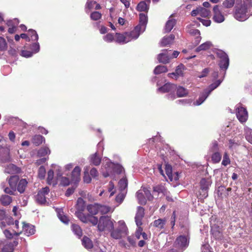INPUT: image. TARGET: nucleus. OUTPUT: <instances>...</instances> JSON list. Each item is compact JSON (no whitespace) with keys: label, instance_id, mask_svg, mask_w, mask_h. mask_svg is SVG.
<instances>
[{"label":"nucleus","instance_id":"obj_1","mask_svg":"<svg viewBox=\"0 0 252 252\" xmlns=\"http://www.w3.org/2000/svg\"><path fill=\"white\" fill-rule=\"evenodd\" d=\"M77 211L75 212L76 216L84 223H91L93 225H96L97 223V218L89 214H85L83 213L85 210V202L84 200L79 197L77 201L76 206Z\"/></svg>","mask_w":252,"mask_h":252},{"label":"nucleus","instance_id":"obj_2","mask_svg":"<svg viewBox=\"0 0 252 252\" xmlns=\"http://www.w3.org/2000/svg\"><path fill=\"white\" fill-rule=\"evenodd\" d=\"M97 229L99 231H110L114 229V223L110 217L103 216L97 219Z\"/></svg>","mask_w":252,"mask_h":252},{"label":"nucleus","instance_id":"obj_3","mask_svg":"<svg viewBox=\"0 0 252 252\" xmlns=\"http://www.w3.org/2000/svg\"><path fill=\"white\" fill-rule=\"evenodd\" d=\"M249 4H245L243 1V4L239 7H236L234 12L235 18L239 21H245L249 17L250 15V10H249Z\"/></svg>","mask_w":252,"mask_h":252},{"label":"nucleus","instance_id":"obj_4","mask_svg":"<svg viewBox=\"0 0 252 252\" xmlns=\"http://www.w3.org/2000/svg\"><path fill=\"white\" fill-rule=\"evenodd\" d=\"M211 177L202 178L199 183L200 191L199 195L201 198H206L208 195V191L209 187L212 184Z\"/></svg>","mask_w":252,"mask_h":252},{"label":"nucleus","instance_id":"obj_5","mask_svg":"<svg viewBox=\"0 0 252 252\" xmlns=\"http://www.w3.org/2000/svg\"><path fill=\"white\" fill-rule=\"evenodd\" d=\"M218 58L220 59L219 65L221 69L226 70L229 65V60L227 55L222 50L217 49L215 51Z\"/></svg>","mask_w":252,"mask_h":252},{"label":"nucleus","instance_id":"obj_6","mask_svg":"<svg viewBox=\"0 0 252 252\" xmlns=\"http://www.w3.org/2000/svg\"><path fill=\"white\" fill-rule=\"evenodd\" d=\"M189 238L188 236L180 235L178 236L174 243L175 248L184 251L189 246Z\"/></svg>","mask_w":252,"mask_h":252},{"label":"nucleus","instance_id":"obj_7","mask_svg":"<svg viewBox=\"0 0 252 252\" xmlns=\"http://www.w3.org/2000/svg\"><path fill=\"white\" fill-rule=\"evenodd\" d=\"M103 164L105 165L106 168H112L113 171L116 173H122L125 172L123 167L119 164H115L110 161V160L105 158L103 159Z\"/></svg>","mask_w":252,"mask_h":252},{"label":"nucleus","instance_id":"obj_8","mask_svg":"<svg viewBox=\"0 0 252 252\" xmlns=\"http://www.w3.org/2000/svg\"><path fill=\"white\" fill-rule=\"evenodd\" d=\"M236 116L239 121L241 123H245L248 118V113L246 109L239 104L236 108Z\"/></svg>","mask_w":252,"mask_h":252},{"label":"nucleus","instance_id":"obj_9","mask_svg":"<svg viewBox=\"0 0 252 252\" xmlns=\"http://www.w3.org/2000/svg\"><path fill=\"white\" fill-rule=\"evenodd\" d=\"M50 191V189L48 187L42 188L39 190L35 196L36 202L40 204H45L46 201V195H47Z\"/></svg>","mask_w":252,"mask_h":252},{"label":"nucleus","instance_id":"obj_10","mask_svg":"<svg viewBox=\"0 0 252 252\" xmlns=\"http://www.w3.org/2000/svg\"><path fill=\"white\" fill-rule=\"evenodd\" d=\"M72 176V182H73V184L72 185V187L69 188L67 189L65 195L67 197L69 196L71 194H72L75 189L77 188L78 183L81 180L80 174H70Z\"/></svg>","mask_w":252,"mask_h":252},{"label":"nucleus","instance_id":"obj_11","mask_svg":"<svg viewBox=\"0 0 252 252\" xmlns=\"http://www.w3.org/2000/svg\"><path fill=\"white\" fill-rule=\"evenodd\" d=\"M158 60L159 63H168L172 59L171 51L168 50H163L162 52L158 56Z\"/></svg>","mask_w":252,"mask_h":252},{"label":"nucleus","instance_id":"obj_12","mask_svg":"<svg viewBox=\"0 0 252 252\" xmlns=\"http://www.w3.org/2000/svg\"><path fill=\"white\" fill-rule=\"evenodd\" d=\"M213 11V19L215 22L218 23H221L224 21V16L219 9L218 5L214 6Z\"/></svg>","mask_w":252,"mask_h":252},{"label":"nucleus","instance_id":"obj_13","mask_svg":"<svg viewBox=\"0 0 252 252\" xmlns=\"http://www.w3.org/2000/svg\"><path fill=\"white\" fill-rule=\"evenodd\" d=\"M211 234L216 240H222L223 239V234L221 229L219 226L214 224L211 226Z\"/></svg>","mask_w":252,"mask_h":252},{"label":"nucleus","instance_id":"obj_14","mask_svg":"<svg viewBox=\"0 0 252 252\" xmlns=\"http://www.w3.org/2000/svg\"><path fill=\"white\" fill-rule=\"evenodd\" d=\"M145 215V209L141 206L137 208V212L135 216V221L136 225H142V220Z\"/></svg>","mask_w":252,"mask_h":252},{"label":"nucleus","instance_id":"obj_15","mask_svg":"<svg viewBox=\"0 0 252 252\" xmlns=\"http://www.w3.org/2000/svg\"><path fill=\"white\" fill-rule=\"evenodd\" d=\"M131 40L128 32L124 34L116 33V41L120 44H125Z\"/></svg>","mask_w":252,"mask_h":252},{"label":"nucleus","instance_id":"obj_16","mask_svg":"<svg viewBox=\"0 0 252 252\" xmlns=\"http://www.w3.org/2000/svg\"><path fill=\"white\" fill-rule=\"evenodd\" d=\"M176 89V86L171 83H166L158 89V91L162 93L174 92Z\"/></svg>","mask_w":252,"mask_h":252},{"label":"nucleus","instance_id":"obj_17","mask_svg":"<svg viewBox=\"0 0 252 252\" xmlns=\"http://www.w3.org/2000/svg\"><path fill=\"white\" fill-rule=\"evenodd\" d=\"M166 222V219L165 218L158 219V220H155L151 223V225L153 227L156 228L157 230L160 231L164 228Z\"/></svg>","mask_w":252,"mask_h":252},{"label":"nucleus","instance_id":"obj_18","mask_svg":"<svg viewBox=\"0 0 252 252\" xmlns=\"http://www.w3.org/2000/svg\"><path fill=\"white\" fill-rule=\"evenodd\" d=\"M60 175L61 174H48L47 183L49 185L55 186L59 183Z\"/></svg>","mask_w":252,"mask_h":252},{"label":"nucleus","instance_id":"obj_19","mask_svg":"<svg viewBox=\"0 0 252 252\" xmlns=\"http://www.w3.org/2000/svg\"><path fill=\"white\" fill-rule=\"evenodd\" d=\"M67 177H63L62 174L60 175L59 184L62 186H67L69 185H72L73 182H72V177L73 175L67 174Z\"/></svg>","mask_w":252,"mask_h":252},{"label":"nucleus","instance_id":"obj_20","mask_svg":"<svg viewBox=\"0 0 252 252\" xmlns=\"http://www.w3.org/2000/svg\"><path fill=\"white\" fill-rule=\"evenodd\" d=\"M175 39V36L173 34H170L169 36H164L161 40L159 44L161 47H165L171 44Z\"/></svg>","mask_w":252,"mask_h":252},{"label":"nucleus","instance_id":"obj_21","mask_svg":"<svg viewBox=\"0 0 252 252\" xmlns=\"http://www.w3.org/2000/svg\"><path fill=\"white\" fill-rule=\"evenodd\" d=\"M232 189L231 188H226L224 186L219 187L218 193L221 198H227L231 193Z\"/></svg>","mask_w":252,"mask_h":252},{"label":"nucleus","instance_id":"obj_22","mask_svg":"<svg viewBox=\"0 0 252 252\" xmlns=\"http://www.w3.org/2000/svg\"><path fill=\"white\" fill-rule=\"evenodd\" d=\"M86 209L89 215L94 216L98 213V203L89 204L87 206Z\"/></svg>","mask_w":252,"mask_h":252},{"label":"nucleus","instance_id":"obj_23","mask_svg":"<svg viewBox=\"0 0 252 252\" xmlns=\"http://www.w3.org/2000/svg\"><path fill=\"white\" fill-rule=\"evenodd\" d=\"M23 229L24 234L28 236L33 235L35 231L34 226L25 223H24Z\"/></svg>","mask_w":252,"mask_h":252},{"label":"nucleus","instance_id":"obj_24","mask_svg":"<svg viewBox=\"0 0 252 252\" xmlns=\"http://www.w3.org/2000/svg\"><path fill=\"white\" fill-rule=\"evenodd\" d=\"M144 31H142L140 27L137 26L132 31L128 33V35L131 40L136 39L139 37L140 34Z\"/></svg>","mask_w":252,"mask_h":252},{"label":"nucleus","instance_id":"obj_25","mask_svg":"<svg viewBox=\"0 0 252 252\" xmlns=\"http://www.w3.org/2000/svg\"><path fill=\"white\" fill-rule=\"evenodd\" d=\"M176 24V20L173 19L171 17H170L166 23L165 28H164V32H170L172 29L173 28L174 26Z\"/></svg>","mask_w":252,"mask_h":252},{"label":"nucleus","instance_id":"obj_26","mask_svg":"<svg viewBox=\"0 0 252 252\" xmlns=\"http://www.w3.org/2000/svg\"><path fill=\"white\" fill-rule=\"evenodd\" d=\"M147 23V17L146 15L143 13L139 14V24L137 25L140 27L142 31L146 29V24Z\"/></svg>","mask_w":252,"mask_h":252},{"label":"nucleus","instance_id":"obj_27","mask_svg":"<svg viewBox=\"0 0 252 252\" xmlns=\"http://www.w3.org/2000/svg\"><path fill=\"white\" fill-rule=\"evenodd\" d=\"M28 182L25 179L20 180L17 185V189L20 193H23L27 187Z\"/></svg>","mask_w":252,"mask_h":252},{"label":"nucleus","instance_id":"obj_28","mask_svg":"<svg viewBox=\"0 0 252 252\" xmlns=\"http://www.w3.org/2000/svg\"><path fill=\"white\" fill-rule=\"evenodd\" d=\"M209 94H208L207 91H206L205 90L204 92L200 94L199 98L193 103V104L194 105H199L201 104L205 101V100L207 98V97L208 96Z\"/></svg>","mask_w":252,"mask_h":252},{"label":"nucleus","instance_id":"obj_29","mask_svg":"<svg viewBox=\"0 0 252 252\" xmlns=\"http://www.w3.org/2000/svg\"><path fill=\"white\" fill-rule=\"evenodd\" d=\"M12 201V197L8 195H2L0 198V202L2 205L6 206L9 205Z\"/></svg>","mask_w":252,"mask_h":252},{"label":"nucleus","instance_id":"obj_30","mask_svg":"<svg viewBox=\"0 0 252 252\" xmlns=\"http://www.w3.org/2000/svg\"><path fill=\"white\" fill-rule=\"evenodd\" d=\"M82 244L87 249H91L93 247V244L92 240L86 236H84L82 239Z\"/></svg>","mask_w":252,"mask_h":252},{"label":"nucleus","instance_id":"obj_31","mask_svg":"<svg viewBox=\"0 0 252 252\" xmlns=\"http://www.w3.org/2000/svg\"><path fill=\"white\" fill-rule=\"evenodd\" d=\"M19 180V177L17 175L11 176L8 180L10 187L12 189H16L17 183Z\"/></svg>","mask_w":252,"mask_h":252},{"label":"nucleus","instance_id":"obj_32","mask_svg":"<svg viewBox=\"0 0 252 252\" xmlns=\"http://www.w3.org/2000/svg\"><path fill=\"white\" fill-rule=\"evenodd\" d=\"M21 172V169L13 164H9L5 172L6 173H19Z\"/></svg>","mask_w":252,"mask_h":252},{"label":"nucleus","instance_id":"obj_33","mask_svg":"<svg viewBox=\"0 0 252 252\" xmlns=\"http://www.w3.org/2000/svg\"><path fill=\"white\" fill-rule=\"evenodd\" d=\"M163 178L167 182H171L179 179V174H161Z\"/></svg>","mask_w":252,"mask_h":252},{"label":"nucleus","instance_id":"obj_34","mask_svg":"<svg viewBox=\"0 0 252 252\" xmlns=\"http://www.w3.org/2000/svg\"><path fill=\"white\" fill-rule=\"evenodd\" d=\"M111 232V236L115 239H121L122 237L123 231L120 229H112Z\"/></svg>","mask_w":252,"mask_h":252},{"label":"nucleus","instance_id":"obj_35","mask_svg":"<svg viewBox=\"0 0 252 252\" xmlns=\"http://www.w3.org/2000/svg\"><path fill=\"white\" fill-rule=\"evenodd\" d=\"M128 181L126 177L122 178L118 183V186L121 191L125 190L127 187Z\"/></svg>","mask_w":252,"mask_h":252},{"label":"nucleus","instance_id":"obj_36","mask_svg":"<svg viewBox=\"0 0 252 252\" xmlns=\"http://www.w3.org/2000/svg\"><path fill=\"white\" fill-rule=\"evenodd\" d=\"M176 90H177V94L179 97L185 96L189 93L188 90L181 86L176 87Z\"/></svg>","mask_w":252,"mask_h":252},{"label":"nucleus","instance_id":"obj_37","mask_svg":"<svg viewBox=\"0 0 252 252\" xmlns=\"http://www.w3.org/2000/svg\"><path fill=\"white\" fill-rule=\"evenodd\" d=\"M43 140H45L44 137L40 135H36L32 139V142L35 146L40 145Z\"/></svg>","mask_w":252,"mask_h":252},{"label":"nucleus","instance_id":"obj_38","mask_svg":"<svg viewBox=\"0 0 252 252\" xmlns=\"http://www.w3.org/2000/svg\"><path fill=\"white\" fill-rule=\"evenodd\" d=\"M167 191L166 189L162 185H157L153 188V193H158V194L162 193L163 194L166 193Z\"/></svg>","mask_w":252,"mask_h":252},{"label":"nucleus","instance_id":"obj_39","mask_svg":"<svg viewBox=\"0 0 252 252\" xmlns=\"http://www.w3.org/2000/svg\"><path fill=\"white\" fill-rule=\"evenodd\" d=\"M59 219L64 223L67 224L69 221L68 217L63 214L62 209H59L58 211Z\"/></svg>","mask_w":252,"mask_h":252},{"label":"nucleus","instance_id":"obj_40","mask_svg":"<svg viewBox=\"0 0 252 252\" xmlns=\"http://www.w3.org/2000/svg\"><path fill=\"white\" fill-rule=\"evenodd\" d=\"M71 228L75 234L80 237L82 235V231L80 226L76 224L71 225Z\"/></svg>","mask_w":252,"mask_h":252},{"label":"nucleus","instance_id":"obj_41","mask_svg":"<svg viewBox=\"0 0 252 252\" xmlns=\"http://www.w3.org/2000/svg\"><path fill=\"white\" fill-rule=\"evenodd\" d=\"M91 162L95 165H98L100 164L101 159L97 155V153L96 152L91 156Z\"/></svg>","mask_w":252,"mask_h":252},{"label":"nucleus","instance_id":"obj_42","mask_svg":"<svg viewBox=\"0 0 252 252\" xmlns=\"http://www.w3.org/2000/svg\"><path fill=\"white\" fill-rule=\"evenodd\" d=\"M211 46H212V43L209 41H207V42H206L202 44L199 47H198L196 48V51L197 52H199L200 51L206 50L209 49Z\"/></svg>","mask_w":252,"mask_h":252},{"label":"nucleus","instance_id":"obj_43","mask_svg":"<svg viewBox=\"0 0 252 252\" xmlns=\"http://www.w3.org/2000/svg\"><path fill=\"white\" fill-rule=\"evenodd\" d=\"M148 8L147 4L144 1H141L137 6V10L139 11H147Z\"/></svg>","mask_w":252,"mask_h":252},{"label":"nucleus","instance_id":"obj_44","mask_svg":"<svg viewBox=\"0 0 252 252\" xmlns=\"http://www.w3.org/2000/svg\"><path fill=\"white\" fill-rule=\"evenodd\" d=\"M110 211V208L106 205L98 204V213L102 215L106 214Z\"/></svg>","mask_w":252,"mask_h":252},{"label":"nucleus","instance_id":"obj_45","mask_svg":"<svg viewBox=\"0 0 252 252\" xmlns=\"http://www.w3.org/2000/svg\"><path fill=\"white\" fill-rule=\"evenodd\" d=\"M127 240L128 242H129V245H128L127 244L125 243H122L121 242V243L123 244L124 247L126 248V249H129L130 246L134 247L136 245V242L133 238V237L131 236H128L127 237Z\"/></svg>","mask_w":252,"mask_h":252},{"label":"nucleus","instance_id":"obj_46","mask_svg":"<svg viewBox=\"0 0 252 252\" xmlns=\"http://www.w3.org/2000/svg\"><path fill=\"white\" fill-rule=\"evenodd\" d=\"M221 83V81L220 80H218L216 81L215 82L212 83L211 84L208 88L206 89L205 90L207 91V92L208 94H210L212 91H213L214 90H215L216 88H217Z\"/></svg>","mask_w":252,"mask_h":252},{"label":"nucleus","instance_id":"obj_47","mask_svg":"<svg viewBox=\"0 0 252 252\" xmlns=\"http://www.w3.org/2000/svg\"><path fill=\"white\" fill-rule=\"evenodd\" d=\"M245 136L246 139L251 144H252V129L246 127H245Z\"/></svg>","mask_w":252,"mask_h":252},{"label":"nucleus","instance_id":"obj_48","mask_svg":"<svg viewBox=\"0 0 252 252\" xmlns=\"http://www.w3.org/2000/svg\"><path fill=\"white\" fill-rule=\"evenodd\" d=\"M167 71V68L164 65H158L154 69V73L155 74H159L161 73L166 72Z\"/></svg>","mask_w":252,"mask_h":252},{"label":"nucleus","instance_id":"obj_49","mask_svg":"<svg viewBox=\"0 0 252 252\" xmlns=\"http://www.w3.org/2000/svg\"><path fill=\"white\" fill-rule=\"evenodd\" d=\"M221 158V155L218 152H215L212 156V160L214 163H218Z\"/></svg>","mask_w":252,"mask_h":252},{"label":"nucleus","instance_id":"obj_50","mask_svg":"<svg viewBox=\"0 0 252 252\" xmlns=\"http://www.w3.org/2000/svg\"><path fill=\"white\" fill-rule=\"evenodd\" d=\"M235 0H224L222 5L224 8H229L233 6Z\"/></svg>","mask_w":252,"mask_h":252},{"label":"nucleus","instance_id":"obj_51","mask_svg":"<svg viewBox=\"0 0 252 252\" xmlns=\"http://www.w3.org/2000/svg\"><path fill=\"white\" fill-rule=\"evenodd\" d=\"M13 246L9 243L5 244L1 249V252H13Z\"/></svg>","mask_w":252,"mask_h":252},{"label":"nucleus","instance_id":"obj_52","mask_svg":"<svg viewBox=\"0 0 252 252\" xmlns=\"http://www.w3.org/2000/svg\"><path fill=\"white\" fill-rule=\"evenodd\" d=\"M50 151L47 147H44L41 148L38 152V155L40 157L45 156L46 155L49 154Z\"/></svg>","mask_w":252,"mask_h":252},{"label":"nucleus","instance_id":"obj_53","mask_svg":"<svg viewBox=\"0 0 252 252\" xmlns=\"http://www.w3.org/2000/svg\"><path fill=\"white\" fill-rule=\"evenodd\" d=\"M185 69V66L183 64H181L179 65L176 70L175 72L179 77L182 76L183 75V71Z\"/></svg>","mask_w":252,"mask_h":252},{"label":"nucleus","instance_id":"obj_54","mask_svg":"<svg viewBox=\"0 0 252 252\" xmlns=\"http://www.w3.org/2000/svg\"><path fill=\"white\" fill-rule=\"evenodd\" d=\"M210 12L209 10L203 7L199 8V15L202 17H206L210 15Z\"/></svg>","mask_w":252,"mask_h":252},{"label":"nucleus","instance_id":"obj_55","mask_svg":"<svg viewBox=\"0 0 252 252\" xmlns=\"http://www.w3.org/2000/svg\"><path fill=\"white\" fill-rule=\"evenodd\" d=\"M29 32L32 40L37 41L38 40V36L35 31L30 29L29 30Z\"/></svg>","mask_w":252,"mask_h":252},{"label":"nucleus","instance_id":"obj_56","mask_svg":"<svg viewBox=\"0 0 252 252\" xmlns=\"http://www.w3.org/2000/svg\"><path fill=\"white\" fill-rule=\"evenodd\" d=\"M91 18L92 20L96 21L101 18V14L97 11H94L91 13Z\"/></svg>","mask_w":252,"mask_h":252},{"label":"nucleus","instance_id":"obj_57","mask_svg":"<svg viewBox=\"0 0 252 252\" xmlns=\"http://www.w3.org/2000/svg\"><path fill=\"white\" fill-rule=\"evenodd\" d=\"M7 49V43L5 39L2 37H0V50L4 51Z\"/></svg>","mask_w":252,"mask_h":252},{"label":"nucleus","instance_id":"obj_58","mask_svg":"<svg viewBox=\"0 0 252 252\" xmlns=\"http://www.w3.org/2000/svg\"><path fill=\"white\" fill-rule=\"evenodd\" d=\"M19 22V20L17 19H14L12 20L8 21L6 24L9 27H16Z\"/></svg>","mask_w":252,"mask_h":252},{"label":"nucleus","instance_id":"obj_59","mask_svg":"<svg viewBox=\"0 0 252 252\" xmlns=\"http://www.w3.org/2000/svg\"><path fill=\"white\" fill-rule=\"evenodd\" d=\"M125 198V194L124 193L121 192L119 193L116 197L115 200L119 204H121Z\"/></svg>","mask_w":252,"mask_h":252},{"label":"nucleus","instance_id":"obj_60","mask_svg":"<svg viewBox=\"0 0 252 252\" xmlns=\"http://www.w3.org/2000/svg\"><path fill=\"white\" fill-rule=\"evenodd\" d=\"M137 228L135 232V237L137 239H140L141 236L143 233V228L141 225H137Z\"/></svg>","mask_w":252,"mask_h":252},{"label":"nucleus","instance_id":"obj_61","mask_svg":"<svg viewBox=\"0 0 252 252\" xmlns=\"http://www.w3.org/2000/svg\"><path fill=\"white\" fill-rule=\"evenodd\" d=\"M143 190L148 200L149 201H152L154 199V196L151 194L150 190L147 189H144Z\"/></svg>","mask_w":252,"mask_h":252},{"label":"nucleus","instance_id":"obj_62","mask_svg":"<svg viewBox=\"0 0 252 252\" xmlns=\"http://www.w3.org/2000/svg\"><path fill=\"white\" fill-rule=\"evenodd\" d=\"M229 163H230V159L228 157V156L226 153H225V154L223 155V159L222 161V164L224 166H226V165H227Z\"/></svg>","mask_w":252,"mask_h":252},{"label":"nucleus","instance_id":"obj_63","mask_svg":"<svg viewBox=\"0 0 252 252\" xmlns=\"http://www.w3.org/2000/svg\"><path fill=\"white\" fill-rule=\"evenodd\" d=\"M137 197L140 204H143L146 203V200L143 197V194L142 193L137 192Z\"/></svg>","mask_w":252,"mask_h":252},{"label":"nucleus","instance_id":"obj_64","mask_svg":"<svg viewBox=\"0 0 252 252\" xmlns=\"http://www.w3.org/2000/svg\"><path fill=\"white\" fill-rule=\"evenodd\" d=\"M114 39V35L112 33H108L103 37V39L107 42H112Z\"/></svg>","mask_w":252,"mask_h":252}]
</instances>
